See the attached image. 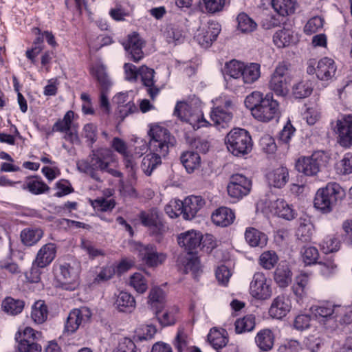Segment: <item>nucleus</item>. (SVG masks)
I'll use <instances>...</instances> for the list:
<instances>
[{"instance_id": "obj_1", "label": "nucleus", "mask_w": 352, "mask_h": 352, "mask_svg": "<svg viewBox=\"0 0 352 352\" xmlns=\"http://www.w3.org/2000/svg\"><path fill=\"white\" fill-rule=\"evenodd\" d=\"M244 102L252 116L260 122H268L280 117L279 104L272 94L264 96L260 91H253L246 96Z\"/></svg>"}, {"instance_id": "obj_2", "label": "nucleus", "mask_w": 352, "mask_h": 352, "mask_svg": "<svg viewBox=\"0 0 352 352\" xmlns=\"http://www.w3.org/2000/svg\"><path fill=\"white\" fill-rule=\"evenodd\" d=\"M80 264L74 259L59 260L54 265L55 276L59 287L67 291H74L79 285Z\"/></svg>"}, {"instance_id": "obj_3", "label": "nucleus", "mask_w": 352, "mask_h": 352, "mask_svg": "<svg viewBox=\"0 0 352 352\" xmlns=\"http://www.w3.org/2000/svg\"><path fill=\"white\" fill-rule=\"evenodd\" d=\"M343 195V190L338 184L329 183L317 190L314 206L320 213L327 214L333 211L338 199H341Z\"/></svg>"}, {"instance_id": "obj_4", "label": "nucleus", "mask_w": 352, "mask_h": 352, "mask_svg": "<svg viewBox=\"0 0 352 352\" xmlns=\"http://www.w3.org/2000/svg\"><path fill=\"white\" fill-rule=\"evenodd\" d=\"M110 151L102 148L92 150L87 160H80L77 162V168L81 173L90 176L93 179L102 182L100 172L104 173L109 162H107V157L109 155Z\"/></svg>"}, {"instance_id": "obj_5", "label": "nucleus", "mask_w": 352, "mask_h": 352, "mask_svg": "<svg viewBox=\"0 0 352 352\" xmlns=\"http://www.w3.org/2000/svg\"><path fill=\"white\" fill-rule=\"evenodd\" d=\"M228 150L234 156H243L252 150L253 141L250 133L241 128H234L226 136Z\"/></svg>"}, {"instance_id": "obj_6", "label": "nucleus", "mask_w": 352, "mask_h": 352, "mask_svg": "<svg viewBox=\"0 0 352 352\" xmlns=\"http://www.w3.org/2000/svg\"><path fill=\"white\" fill-rule=\"evenodd\" d=\"M148 134L150 137L149 150L158 152L163 157L166 156L169 148L176 144V139L170 131L158 124L152 125Z\"/></svg>"}, {"instance_id": "obj_7", "label": "nucleus", "mask_w": 352, "mask_h": 352, "mask_svg": "<svg viewBox=\"0 0 352 352\" xmlns=\"http://www.w3.org/2000/svg\"><path fill=\"white\" fill-rule=\"evenodd\" d=\"M291 64L287 61L279 62L269 82V88L278 96H285L289 93L292 81Z\"/></svg>"}, {"instance_id": "obj_8", "label": "nucleus", "mask_w": 352, "mask_h": 352, "mask_svg": "<svg viewBox=\"0 0 352 352\" xmlns=\"http://www.w3.org/2000/svg\"><path fill=\"white\" fill-rule=\"evenodd\" d=\"M139 219L142 226L147 228L149 234L160 241L167 230L163 214L156 208H152L148 211H141Z\"/></svg>"}, {"instance_id": "obj_9", "label": "nucleus", "mask_w": 352, "mask_h": 352, "mask_svg": "<svg viewBox=\"0 0 352 352\" xmlns=\"http://www.w3.org/2000/svg\"><path fill=\"white\" fill-rule=\"evenodd\" d=\"M91 75L96 78L100 86V104L102 108L107 111L110 109V104L107 94L112 85V83L107 75V68L102 64H96L90 68Z\"/></svg>"}, {"instance_id": "obj_10", "label": "nucleus", "mask_w": 352, "mask_h": 352, "mask_svg": "<svg viewBox=\"0 0 352 352\" xmlns=\"http://www.w3.org/2000/svg\"><path fill=\"white\" fill-rule=\"evenodd\" d=\"M325 158L323 151H315L311 156L300 157L296 162V168L306 176L316 175L326 162Z\"/></svg>"}, {"instance_id": "obj_11", "label": "nucleus", "mask_w": 352, "mask_h": 352, "mask_svg": "<svg viewBox=\"0 0 352 352\" xmlns=\"http://www.w3.org/2000/svg\"><path fill=\"white\" fill-rule=\"evenodd\" d=\"M252 181L242 174H234L230 177L227 191L231 197L239 200L248 195L252 189Z\"/></svg>"}, {"instance_id": "obj_12", "label": "nucleus", "mask_w": 352, "mask_h": 352, "mask_svg": "<svg viewBox=\"0 0 352 352\" xmlns=\"http://www.w3.org/2000/svg\"><path fill=\"white\" fill-rule=\"evenodd\" d=\"M334 131L338 134V142L344 148L352 146V114L342 116L336 121Z\"/></svg>"}, {"instance_id": "obj_13", "label": "nucleus", "mask_w": 352, "mask_h": 352, "mask_svg": "<svg viewBox=\"0 0 352 352\" xmlns=\"http://www.w3.org/2000/svg\"><path fill=\"white\" fill-rule=\"evenodd\" d=\"M250 293L256 299L266 300L271 297L272 291L263 272H256L250 286Z\"/></svg>"}, {"instance_id": "obj_14", "label": "nucleus", "mask_w": 352, "mask_h": 352, "mask_svg": "<svg viewBox=\"0 0 352 352\" xmlns=\"http://www.w3.org/2000/svg\"><path fill=\"white\" fill-rule=\"evenodd\" d=\"M91 317V310L86 307L72 310L65 324V332L72 334L76 331L80 325L88 322Z\"/></svg>"}, {"instance_id": "obj_15", "label": "nucleus", "mask_w": 352, "mask_h": 352, "mask_svg": "<svg viewBox=\"0 0 352 352\" xmlns=\"http://www.w3.org/2000/svg\"><path fill=\"white\" fill-rule=\"evenodd\" d=\"M221 30V25L219 23L210 21L206 27L198 30L195 39L202 47L208 48L217 40Z\"/></svg>"}, {"instance_id": "obj_16", "label": "nucleus", "mask_w": 352, "mask_h": 352, "mask_svg": "<svg viewBox=\"0 0 352 352\" xmlns=\"http://www.w3.org/2000/svg\"><path fill=\"white\" fill-rule=\"evenodd\" d=\"M138 252L139 257L148 267H157L166 260V255L157 252L156 247L151 244L141 245Z\"/></svg>"}, {"instance_id": "obj_17", "label": "nucleus", "mask_w": 352, "mask_h": 352, "mask_svg": "<svg viewBox=\"0 0 352 352\" xmlns=\"http://www.w3.org/2000/svg\"><path fill=\"white\" fill-rule=\"evenodd\" d=\"M180 212H183L184 219H193L205 205V200L201 196L191 195L186 197L180 204Z\"/></svg>"}, {"instance_id": "obj_18", "label": "nucleus", "mask_w": 352, "mask_h": 352, "mask_svg": "<svg viewBox=\"0 0 352 352\" xmlns=\"http://www.w3.org/2000/svg\"><path fill=\"white\" fill-rule=\"evenodd\" d=\"M244 63L233 59L226 62L222 73L227 85L232 86V81H236V86L241 87L240 78H241L242 70Z\"/></svg>"}, {"instance_id": "obj_19", "label": "nucleus", "mask_w": 352, "mask_h": 352, "mask_svg": "<svg viewBox=\"0 0 352 352\" xmlns=\"http://www.w3.org/2000/svg\"><path fill=\"white\" fill-rule=\"evenodd\" d=\"M202 234L194 230L182 233L177 239L180 246L184 247L188 253H198L201 243Z\"/></svg>"}, {"instance_id": "obj_20", "label": "nucleus", "mask_w": 352, "mask_h": 352, "mask_svg": "<svg viewBox=\"0 0 352 352\" xmlns=\"http://www.w3.org/2000/svg\"><path fill=\"white\" fill-rule=\"evenodd\" d=\"M155 71L146 65H142L139 67V76L141 77L142 85L146 87V92L151 100H155L159 94L160 89L155 85L154 80Z\"/></svg>"}, {"instance_id": "obj_21", "label": "nucleus", "mask_w": 352, "mask_h": 352, "mask_svg": "<svg viewBox=\"0 0 352 352\" xmlns=\"http://www.w3.org/2000/svg\"><path fill=\"white\" fill-rule=\"evenodd\" d=\"M291 307L289 298L285 295H279L272 301L269 314L273 318L282 319L290 311Z\"/></svg>"}, {"instance_id": "obj_22", "label": "nucleus", "mask_w": 352, "mask_h": 352, "mask_svg": "<svg viewBox=\"0 0 352 352\" xmlns=\"http://www.w3.org/2000/svg\"><path fill=\"white\" fill-rule=\"evenodd\" d=\"M292 275L289 263L286 261H281L274 271V279L279 287L285 288L292 283Z\"/></svg>"}, {"instance_id": "obj_23", "label": "nucleus", "mask_w": 352, "mask_h": 352, "mask_svg": "<svg viewBox=\"0 0 352 352\" xmlns=\"http://www.w3.org/2000/svg\"><path fill=\"white\" fill-rule=\"evenodd\" d=\"M142 47V39L138 33L134 32L132 35L129 36L124 49L129 53V58L133 62L138 63L144 57Z\"/></svg>"}, {"instance_id": "obj_24", "label": "nucleus", "mask_w": 352, "mask_h": 352, "mask_svg": "<svg viewBox=\"0 0 352 352\" xmlns=\"http://www.w3.org/2000/svg\"><path fill=\"white\" fill-rule=\"evenodd\" d=\"M56 255V245L53 243H48L38 250L34 265L38 267H45L49 265Z\"/></svg>"}, {"instance_id": "obj_25", "label": "nucleus", "mask_w": 352, "mask_h": 352, "mask_svg": "<svg viewBox=\"0 0 352 352\" xmlns=\"http://www.w3.org/2000/svg\"><path fill=\"white\" fill-rule=\"evenodd\" d=\"M21 188L23 190H28L34 195L47 193L50 190V186L38 175L27 177L21 185Z\"/></svg>"}, {"instance_id": "obj_26", "label": "nucleus", "mask_w": 352, "mask_h": 352, "mask_svg": "<svg viewBox=\"0 0 352 352\" xmlns=\"http://www.w3.org/2000/svg\"><path fill=\"white\" fill-rule=\"evenodd\" d=\"M112 148L123 156V160L125 167L129 169L131 172L135 171V162L133 154H130L127 151L126 142L121 138L116 137L111 142Z\"/></svg>"}, {"instance_id": "obj_27", "label": "nucleus", "mask_w": 352, "mask_h": 352, "mask_svg": "<svg viewBox=\"0 0 352 352\" xmlns=\"http://www.w3.org/2000/svg\"><path fill=\"white\" fill-rule=\"evenodd\" d=\"M245 239L250 246L260 248L265 247L268 241V237L265 232L253 227L246 228Z\"/></svg>"}, {"instance_id": "obj_28", "label": "nucleus", "mask_w": 352, "mask_h": 352, "mask_svg": "<svg viewBox=\"0 0 352 352\" xmlns=\"http://www.w3.org/2000/svg\"><path fill=\"white\" fill-rule=\"evenodd\" d=\"M254 340L256 346L261 351L267 352L273 349L275 336L271 329L265 328L260 330L256 333Z\"/></svg>"}, {"instance_id": "obj_29", "label": "nucleus", "mask_w": 352, "mask_h": 352, "mask_svg": "<svg viewBox=\"0 0 352 352\" xmlns=\"http://www.w3.org/2000/svg\"><path fill=\"white\" fill-rule=\"evenodd\" d=\"M336 69L333 59L324 57L318 62L317 78L320 80L331 79L336 74Z\"/></svg>"}, {"instance_id": "obj_30", "label": "nucleus", "mask_w": 352, "mask_h": 352, "mask_svg": "<svg viewBox=\"0 0 352 352\" xmlns=\"http://www.w3.org/2000/svg\"><path fill=\"white\" fill-rule=\"evenodd\" d=\"M208 340L214 349L219 352L229 342L228 333L224 329L212 328L208 335Z\"/></svg>"}, {"instance_id": "obj_31", "label": "nucleus", "mask_w": 352, "mask_h": 352, "mask_svg": "<svg viewBox=\"0 0 352 352\" xmlns=\"http://www.w3.org/2000/svg\"><path fill=\"white\" fill-rule=\"evenodd\" d=\"M272 208L274 214L282 219L290 221L296 216V212L292 205H289L283 199H277L274 201L272 204Z\"/></svg>"}, {"instance_id": "obj_32", "label": "nucleus", "mask_w": 352, "mask_h": 352, "mask_svg": "<svg viewBox=\"0 0 352 352\" xmlns=\"http://www.w3.org/2000/svg\"><path fill=\"white\" fill-rule=\"evenodd\" d=\"M212 221L217 226L227 227L231 225L235 219L234 212L228 207H220L212 214Z\"/></svg>"}, {"instance_id": "obj_33", "label": "nucleus", "mask_w": 352, "mask_h": 352, "mask_svg": "<svg viewBox=\"0 0 352 352\" xmlns=\"http://www.w3.org/2000/svg\"><path fill=\"white\" fill-rule=\"evenodd\" d=\"M267 179L270 186L280 188L289 180L288 169L285 166L276 168L267 175Z\"/></svg>"}, {"instance_id": "obj_34", "label": "nucleus", "mask_w": 352, "mask_h": 352, "mask_svg": "<svg viewBox=\"0 0 352 352\" xmlns=\"http://www.w3.org/2000/svg\"><path fill=\"white\" fill-rule=\"evenodd\" d=\"M260 69L261 66L258 63H244L241 78H240L241 87L245 84H252L256 82L261 76Z\"/></svg>"}, {"instance_id": "obj_35", "label": "nucleus", "mask_w": 352, "mask_h": 352, "mask_svg": "<svg viewBox=\"0 0 352 352\" xmlns=\"http://www.w3.org/2000/svg\"><path fill=\"white\" fill-rule=\"evenodd\" d=\"M233 118L232 111L225 110L224 107L217 106L213 108L210 112L211 120L214 124L221 128H225L231 122Z\"/></svg>"}, {"instance_id": "obj_36", "label": "nucleus", "mask_w": 352, "mask_h": 352, "mask_svg": "<svg viewBox=\"0 0 352 352\" xmlns=\"http://www.w3.org/2000/svg\"><path fill=\"white\" fill-rule=\"evenodd\" d=\"M331 302L321 303L320 305H314L311 307V311L315 317L320 322L334 319L336 307Z\"/></svg>"}, {"instance_id": "obj_37", "label": "nucleus", "mask_w": 352, "mask_h": 352, "mask_svg": "<svg viewBox=\"0 0 352 352\" xmlns=\"http://www.w3.org/2000/svg\"><path fill=\"white\" fill-rule=\"evenodd\" d=\"M180 161L188 173H193L201 165V157L197 152L192 151H184L180 156Z\"/></svg>"}, {"instance_id": "obj_38", "label": "nucleus", "mask_w": 352, "mask_h": 352, "mask_svg": "<svg viewBox=\"0 0 352 352\" xmlns=\"http://www.w3.org/2000/svg\"><path fill=\"white\" fill-rule=\"evenodd\" d=\"M114 305L120 312L131 313L135 307V300L133 296L125 292H120Z\"/></svg>"}, {"instance_id": "obj_39", "label": "nucleus", "mask_w": 352, "mask_h": 352, "mask_svg": "<svg viewBox=\"0 0 352 352\" xmlns=\"http://www.w3.org/2000/svg\"><path fill=\"white\" fill-rule=\"evenodd\" d=\"M162 157L163 156L160 153L153 151H151L144 157L141 168L147 176H150L153 170L162 164Z\"/></svg>"}, {"instance_id": "obj_40", "label": "nucleus", "mask_w": 352, "mask_h": 352, "mask_svg": "<svg viewBox=\"0 0 352 352\" xmlns=\"http://www.w3.org/2000/svg\"><path fill=\"white\" fill-rule=\"evenodd\" d=\"M297 5V0H272V8L282 16L294 14Z\"/></svg>"}, {"instance_id": "obj_41", "label": "nucleus", "mask_w": 352, "mask_h": 352, "mask_svg": "<svg viewBox=\"0 0 352 352\" xmlns=\"http://www.w3.org/2000/svg\"><path fill=\"white\" fill-rule=\"evenodd\" d=\"M43 236V231L41 228H26L21 232V239L23 244L32 246L38 242Z\"/></svg>"}, {"instance_id": "obj_42", "label": "nucleus", "mask_w": 352, "mask_h": 352, "mask_svg": "<svg viewBox=\"0 0 352 352\" xmlns=\"http://www.w3.org/2000/svg\"><path fill=\"white\" fill-rule=\"evenodd\" d=\"M317 264L318 265L319 273L326 278L333 275L338 268V265L332 255L325 254L320 261H318Z\"/></svg>"}, {"instance_id": "obj_43", "label": "nucleus", "mask_w": 352, "mask_h": 352, "mask_svg": "<svg viewBox=\"0 0 352 352\" xmlns=\"http://www.w3.org/2000/svg\"><path fill=\"white\" fill-rule=\"evenodd\" d=\"M321 251L326 255L337 252L341 247V241L336 234L327 235L320 243Z\"/></svg>"}, {"instance_id": "obj_44", "label": "nucleus", "mask_w": 352, "mask_h": 352, "mask_svg": "<svg viewBox=\"0 0 352 352\" xmlns=\"http://www.w3.org/2000/svg\"><path fill=\"white\" fill-rule=\"evenodd\" d=\"M314 90L311 80H302L292 87V95L295 98L303 99L309 97Z\"/></svg>"}, {"instance_id": "obj_45", "label": "nucleus", "mask_w": 352, "mask_h": 352, "mask_svg": "<svg viewBox=\"0 0 352 352\" xmlns=\"http://www.w3.org/2000/svg\"><path fill=\"white\" fill-rule=\"evenodd\" d=\"M3 310L12 316H16L22 312L24 309L25 302L23 300L16 299L12 297H6L2 302Z\"/></svg>"}, {"instance_id": "obj_46", "label": "nucleus", "mask_w": 352, "mask_h": 352, "mask_svg": "<svg viewBox=\"0 0 352 352\" xmlns=\"http://www.w3.org/2000/svg\"><path fill=\"white\" fill-rule=\"evenodd\" d=\"M164 36L168 43H173L175 45L182 43L185 39L182 29L175 25H170L166 27Z\"/></svg>"}, {"instance_id": "obj_47", "label": "nucleus", "mask_w": 352, "mask_h": 352, "mask_svg": "<svg viewBox=\"0 0 352 352\" xmlns=\"http://www.w3.org/2000/svg\"><path fill=\"white\" fill-rule=\"evenodd\" d=\"M47 306L43 300L36 301L32 306L31 317L37 324L43 323L47 318Z\"/></svg>"}, {"instance_id": "obj_48", "label": "nucleus", "mask_w": 352, "mask_h": 352, "mask_svg": "<svg viewBox=\"0 0 352 352\" xmlns=\"http://www.w3.org/2000/svg\"><path fill=\"white\" fill-rule=\"evenodd\" d=\"M255 325V316L252 314L246 315L235 321V332L239 334L252 331Z\"/></svg>"}, {"instance_id": "obj_49", "label": "nucleus", "mask_w": 352, "mask_h": 352, "mask_svg": "<svg viewBox=\"0 0 352 352\" xmlns=\"http://www.w3.org/2000/svg\"><path fill=\"white\" fill-rule=\"evenodd\" d=\"M237 28L243 33H251L257 28V23L248 14L241 12L236 17Z\"/></svg>"}, {"instance_id": "obj_50", "label": "nucleus", "mask_w": 352, "mask_h": 352, "mask_svg": "<svg viewBox=\"0 0 352 352\" xmlns=\"http://www.w3.org/2000/svg\"><path fill=\"white\" fill-rule=\"evenodd\" d=\"M273 41L277 47L283 48L294 43V36L290 30L284 28L274 34Z\"/></svg>"}, {"instance_id": "obj_51", "label": "nucleus", "mask_w": 352, "mask_h": 352, "mask_svg": "<svg viewBox=\"0 0 352 352\" xmlns=\"http://www.w3.org/2000/svg\"><path fill=\"white\" fill-rule=\"evenodd\" d=\"M115 274V272L109 267H102L98 273L96 274L93 280L89 283V287L96 288L97 286L105 283Z\"/></svg>"}, {"instance_id": "obj_52", "label": "nucleus", "mask_w": 352, "mask_h": 352, "mask_svg": "<svg viewBox=\"0 0 352 352\" xmlns=\"http://www.w3.org/2000/svg\"><path fill=\"white\" fill-rule=\"evenodd\" d=\"M308 281L309 277L305 274H301L296 277L292 289L298 298L302 299L305 296Z\"/></svg>"}, {"instance_id": "obj_53", "label": "nucleus", "mask_w": 352, "mask_h": 352, "mask_svg": "<svg viewBox=\"0 0 352 352\" xmlns=\"http://www.w3.org/2000/svg\"><path fill=\"white\" fill-rule=\"evenodd\" d=\"M148 302H151L153 310L157 308H164L165 296L164 291L160 287L152 288L148 296Z\"/></svg>"}, {"instance_id": "obj_54", "label": "nucleus", "mask_w": 352, "mask_h": 352, "mask_svg": "<svg viewBox=\"0 0 352 352\" xmlns=\"http://www.w3.org/2000/svg\"><path fill=\"white\" fill-rule=\"evenodd\" d=\"M12 250H10L7 256L0 260V270H5L11 274H19L21 272L19 265L13 261Z\"/></svg>"}, {"instance_id": "obj_55", "label": "nucleus", "mask_w": 352, "mask_h": 352, "mask_svg": "<svg viewBox=\"0 0 352 352\" xmlns=\"http://www.w3.org/2000/svg\"><path fill=\"white\" fill-rule=\"evenodd\" d=\"M334 320L340 324H350L352 323V310L350 307L337 305Z\"/></svg>"}, {"instance_id": "obj_56", "label": "nucleus", "mask_w": 352, "mask_h": 352, "mask_svg": "<svg viewBox=\"0 0 352 352\" xmlns=\"http://www.w3.org/2000/svg\"><path fill=\"white\" fill-rule=\"evenodd\" d=\"M314 232V226L309 221L305 220L300 223L296 231V236L298 240L302 242H309L311 239Z\"/></svg>"}, {"instance_id": "obj_57", "label": "nucleus", "mask_w": 352, "mask_h": 352, "mask_svg": "<svg viewBox=\"0 0 352 352\" xmlns=\"http://www.w3.org/2000/svg\"><path fill=\"white\" fill-rule=\"evenodd\" d=\"M302 261L306 265L316 264L319 259V252L316 248L304 246L301 249Z\"/></svg>"}, {"instance_id": "obj_58", "label": "nucleus", "mask_w": 352, "mask_h": 352, "mask_svg": "<svg viewBox=\"0 0 352 352\" xmlns=\"http://www.w3.org/2000/svg\"><path fill=\"white\" fill-rule=\"evenodd\" d=\"M164 308H157L154 310L155 317L157 318L159 323L162 327L171 326L175 324L176 318L174 314L165 311L163 312Z\"/></svg>"}, {"instance_id": "obj_59", "label": "nucleus", "mask_w": 352, "mask_h": 352, "mask_svg": "<svg viewBox=\"0 0 352 352\" xmlns=\"http://www.w3.org/2000/svg\"><path fill=\"white\" fill-rule=\"evenodd\" d=\"M41 338V332L36 331L31 327H25L21 332L18 331L15 334V340L19 344L21 340L38 341Z\"/></svg>"}, {"instance_id": "obj_60", "label": "nucleus", "mask_w": 352, "mask_h": 352, "mask_svg": "<svg viewBox=\"0 0 352 352\" xmlns=\"http://www.w3.org/2000/svg\"><path fill=\"white\" fill-rule=\"evenodd\" d=\"M278 261V256L274 251H265L259 258L260 265L266 270L272 269Z\"/></svg>"}, {"instance_id": "obj_61", "label": "nucleus", "mask_w": 352, "mask_h": 352, "mask_svg": "<svg viewBox=\"0 0 352 352\" xmlns=\"http://www.w3.org/2000/svg\"><path fill=\"white\" fill-rule=\"evenodd\" d=\"M188 255L184 265L186 273L190 272L194 274H198L200 271L201 265L197 253H188Z\"/></svg>"}, {"instance_id": "obj_62", "label": "nucleus", "mask_w": 352, "mask_h": 352, "mask_svg": "<svg viewBox=\"0 0 352 352\" xmlns=\"http://www.w3.org/2000/svg\"><path fill=\"white\" fill-rule=\"evenodd\" d=\"M157 332L155 326L146 324L140 328L136 332L135 338L137 340L143 341L152 339Z\"/></svg>"}, {"instance_id": "obj_63", "label": "nucleus", "mask_w": 352, "mask_h": 352, "mask_svg": "<svg viewBox=\"0 0 352 352\" xmlns=\"http://www.w3.org/2000/svg\"><path fill=\"white\" fill-rule=\"evenodd\" d=\"M93 207L102 212L111 211L116 206L113 199H107L104 197L98 198L92 201Z\"/></svg>"}, {"instance_id": "obj_64", "label": "nucleus", "mask_w": 352, "mask_h": 352, "mask_svg": "<svg viewBox=\"0 0 352 352\" xmlns=\"http://www.w3.org/2000/svg\"><path fill=\"white\" fill-rule=\"evenodd\" d=\"M38 341L21 340L17 344L16 349L18 352H41L42 346L37 342Z\"/></svg>"}]
</instances>
